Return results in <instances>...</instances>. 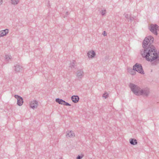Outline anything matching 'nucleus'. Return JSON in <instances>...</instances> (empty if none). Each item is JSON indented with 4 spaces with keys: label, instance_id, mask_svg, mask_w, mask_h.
I'll return each instance as SVG.
<instances>
[{
    "label": "nucleus",
    "instance_id": "nucleus-7",
    "mask_svg": "<svg viewBox=\"0 0 159 159\" xmlns=\"http://www.w3.org/2000/svg\"><path fill=\"white\" fill-rule=\"evenodd\" d=\"M76 74V76L79 80H80L84 76V72L82 70H78Z\"/></svg>",
    "mask_w": 159,
    "mask_h": 159
},
{
    "label": "nucleus",
    "instance_id": "nucleus-1",
    "mask_svg": "<svg viewBox=\"0 0 159 159\" xmlns=\"http://www.w3.org/2000/svg\"><path fill=\"white\" fill-rule=\"evenodd\" d=\"M154 39L152 36L146 37L143 41V48L140 53L143 58L150 61L153 66L159 63V53H157L155 47L152 44Z\"/></svg>",
    "mask_w": 159,
    "mask_h": 159
},
{
    "label": "nucleus",
    "instance_id": "nucleus-22",
    "mask_svg": "<svg viewBox=\"0 0 159 159\" xmlns=\"http://www.w3.org/2000/svg\"><path fill=\"white\" fill-rule=\"evenodd\" d=\"M104 98H107L108 97V94L106 93H104L103 94L102 96Z\"/></svg>",
    "mask_w": 159,
    "mask_h": 159
},
{
    "label": "nucleus",
    "instance_id": "nucleus-17",
    "mask_svg": "<svg viewBox=\"0 0 159 159\" xmlns=\"http://www.w3.org/2000/svg\"><path fill=\"white\" fill-rule=\"evenodd\" d=\"M76 66V63L75 61L73 60L72 62L70 63V65L69 67L72 68H75Z\"/></svg>",
    "mask_w": 159,
    "mask_h": 159
},
{
    "label": "nucleus",
    "instance_id": "nucleus-14",
    "mask_svg": "<svg viewBox=\"0 0 159 159\" xmlns=\"http://www.w3.org/2000/svg\"><path fill=\"white\" fill-rule=\"evenodd\" d=\"M130 143L132 145H134L137 144V140L131 138L129 139Z\"/></svg>",
    "mask_w": 159,
    "mask_h": 159
},
{
    "label": "nucleus",
    "instance_id": "nucleus-3",
    "mask_svg": "<svg viewBox=\"0 0 159 159\" xmlns=\"http://www.w3.org/2000/svg\"><path fill=\"white\" fill-rule=\"evenodd\" d=\"M129 86L133 93L136 95L147 97L149 93V89L148 88L141 89L138 85L131 83L129 84Z\"/></svg>",
    "mask_w": 159,
    "mask_h": 159
},
{
    "label": "nucleus",
    "instance_id": "nucleus-12",
    "mask_svg": "<svg viewBox=\"0 0 159 159\" xmlns=\"http://www.w3.org/2000/svg\"><path fill=\"white\" fill-rule=\"evenodd\" d=\"M127 70L128 72L132 75H134L136 74L135 69H134V66L133 69L131 68H128Z\"/></svg>",
    "mask_w": 159,
    "mask_h": 159
},
{
    "label": "nucleus",
    "instance_id": "nucleus-19",
    "mask_svg": "<svg viewBox=\"0 0 159 159\" xmlns=\"http://www.w3.org/2000/svg\"><path fill=\"white\" fill-rule=\"evenodd\" d=\"M101 13V15L103 16L105 15V14L106 13V10H102L100 11Z\"/></svg>",
    "mask_w": 159,
    "mask_h": 159
},
{
    "label": "nucleus",
    "instance_id": "nucleus-6",
    "mask_svg": "<svg viewBox=\"0 0 159 159\" xmlns=\"http://www.w3.org/2000/svg\"><path fill=\"white\" fill-rule=\"evenodd\" d=\"M55 101L57 102L59 104H60L63 105H64L67 106H70L71 105L70 104L65 102L63 99L59 98H56L55 99Z\"/></svg>",
    "mask_w": 159,
    "mask_h": 159
},
{
    "label": "nucleus",
    "instance_id": "nucleus-25",
    "mask_svg": "<svg viewBox=\"0 0 159 159\" xmlns=\"http://www.w3.org/2000/svg\"><path fill=\"white\" fill-rule=\"evenodd\" d=\"M83 156L79 155L76 157V159H81L82 158Z\"/></svg>",
    "mask_w": 159,
    "mask_h": 159
},
{
    "label": "nucleus",
    "instance_id": "nucleus-13",
    "mask_svg": "<svg viewBox=\"0 0 159 159\" xmlns=\"http://www.w3.org/2000/svg\"><path fill=\"white\" fill-rule=\"evenodd\" d=\"M9 30L8 29H6L4 30H2L1 32V34H0V37H3L4 36L6 35L8 33Z\"/></svg>",
    "mask_w": 159,
    "mask_h": 159
},
{
    "label": "nucleus",
    "instance_id": "nucleus-10",
    "mask_svg": "<svg viewBox=\"0 0 159 159\" xmlns=\"http://www.w3.org/2000/svg\"><path fill=\"white\" fill-rule=\"evenodd\" d=\"M95 55V52L93 50L89 51L87 53V55L89 58H93L94 57Z\"/></svg>",
    "mask_w": 159,
    "mask_h": 159
},
{
    "label": "nucleus",
    "instance_id": "nucleus-15",
    "mask_svg": "<svg viewBox=\"0 0 159 159\" xmlns=\"http://www.w3.org/2000/svg\"><path fill=\"white\" fill-rule=\"evenodd\" d=\"M23 99L22 97L20 98L17 100V104L19 106H21L23 103Z\"/></svg>",
    "mask_w": 159,
    "mask_h": 159
},
{
    "label": "nucleus",
    "instance_id": "nucleus-18",
    "mask_svg": "<svg viewBox=\"0 0 159 159\" xmlns=\"http://www.w3.org/2000/svg\"><path fill=\"white\" fill-rule=\"evenodd\" d=\"M12 4L14 5H16L18 4L19 0H11Z\"/></svg>",
    "mask_w": 159,
    "mask_h": 159
},
{
    "label": "nucleus",
    "instance_id": "nucleus-5",
    "mask_svg": "<svg viewBox=\"0 0 159 159\" xmlns=\"http://www.w3.org/2000/svg\"><path fill=\"white\" fill-rule=\"evenodd\" d=\"M134 69H135V70L139 72L142 74H144L142 65L138 63H136L134 65Z\"/></svg>",
    "mask_w": 159,
    "mask_h": 159
},
{
    "label": "nucleus",
    "instance_id": "nucleus-20",
    "mask_svg": "<svg viewBox=\"0 0 159 159\" xmlns=\"http://www.w3.org/2000/svg\"><path fill=\"white\" fill-rule=\"evenodd\" d=\"M11 56H9L8 55H6L5 59L7 61H8L9 59H11Z\"/></svg>",
    "mask_w": 159,
    "mask_h": 159
},
{
    "label": "nucleus",
    "instance_id": "nucleus-28",
    "mask_svg": "<svg viewBox=\"0 0 159 159\" xmlns=\"http://www.w3.org/2000/svg\"><path fill=\"white\" fill-rule=\"evenodd\" d=\"M66 14L67 15H68L69 14V12H66Z\"/></svg>",
    "mask_w": 159,
    "mask_h": 159
},
{
    "label": "nucleus",
    "instance_id": "nucleus-2",
    "mask_svg": "<svg viewBox=\"0 0 159 159\" xmlns=\"http://www.w3.org/2000/svg\"><path fill=\"white\" fill-rule=\"evenodd\" d=\"M129 86L133 93L136 95L147 97L149 93V89L148 88L141 89L138 85L131 83L129 84Z\"/></svg>",
    "mask_w": 159,
    "mask_h": 159
},
{
    "label": "nucleus",
    "instance_id": "nucleus-27",
    "mask_svg": "<svg viewBox=\"0 0 159 159\" xmlns=\"http://www.w3.org/2000/svg\"><path fill=\"white\" fill-rule=\"evenodd\" d=\"M2 0H0V5L2 4Z\"/></svg>",
    "mask_w": 159,
    "mask_h": 159
},
{
    "label": "nucleus",
    "instance_id": "nucleus-23",
    "mask_svg": "<svg viewBox=\"0 0 159 159\" xmlns=\"http://www.w3.org/2000/svg\"><path fill=\"white\" fill-rule=\"evenodd\" d=\"M14 97L16 98L17 99V100L18 99H19L21 97L20 96H19L17 95H15L14 96Z\"/></svg>",
    "mask_w": 159,
    "mask_h": 159
},
{
    "label": "nucleus",
    "instance_id": "nucleus-9",
    "mask_svg": "<svg viewBox=\"0 0 159 159\" xmlns=\"http://www.w3.org/2000/svg\"><path fill=\"white\" fill-rule=\"evenodd\" d=\"M71 99L74 103H77L79 100V98L78 96L74 95L71 97Z\"/></svg>",
    "mask_w": 159,
    "mask_h": 159
},
{
    "label": "nucleus",
    "instance_id": "nucleus-26",
    "mask_svg": "<svg viewBox=\"0 0 159 159\" xmlns=\"http://www.w3.org/2000/svg\"><path fill=\"white\" fill-rule=\"evenodd\" d=\"M102 34L104 36H106L107 35V34L106 33V32L105 31H104L103 32Z\"/></svg>",
    "mask_w": 159,
    "mask_h": 159
},
{
    "label": "nucleus",
    "instance_id": "nucleus-8",
    "mask_svg": "<svg viewBox=\"0 0 159 159\" xmlns=\"http://www.w3.org/2000/svg\"><path fill=\"white\" fill-rule=\"evenodd\" d=\"M38 106V102L37 101H31L30 103V107L34 109L36 108Z\"/></svg>",
    "mask_w": 159,
    "mask_h": 159
},
{
    "label": "nucleus",
    "instance_id": "nucleus-16",
    "mask_svg": "<svg viewBox=\"0 0 159 159\" xmlns=\"http://www.w3.org/2000/svg\"><path fill=\"white\" fill-rule=\"evenodd\" d=\"M75 136V134L72 131H70V132H68L66 134V136L68 137L71 138L73 136Z\"/></svg>",
    "mask_w": 159,
    "mask_h": 159
},
{
    "label": "nucleus",
    "instance_id": "nucleus-24",
    "mask_svg": "<svg viewBox=\"0 0 159 159\" xmlns=\"http://www.w3.org/2000/svg\"><path fill=\"white\" fill-rule=\"evenodd\" d=\"M129 21H132L133 20H134V17L130 16H129Z\"/></svg>",
    "mask_w": 159,
    "mask_h": 159
},
{
    "label": "nucleus",
    "instance_id": "nucleus-4",
    "mask_svg": "<svg viewBox=\"0 0 159 159\" xmlns=\"http://www.w3.org/2000/svg\"><path fill=\"white\" fill-rule=\"evenodd\" d=\"M149 30L154 34L157 35V31H159V26L156 24H151L149 27Z\"/></svg>",
    "mask_w": 159,
    "mask_h": 159
},
{
    "label": "nucleus",
    "instance_id": "nucleus-11",
    "mask_svg": "<svg viewBox=\"0 0 159 159\" xmlns=\"http://www.w3.org/2000/svg\"><path fill=\"white\" fill-rule=\"evenodd\" d=\"M15 70L17 72H20L22 71L23 67L19 65H16L15 66Z\"/></svg>",
    "mask_w": 159,
    "mask_h": 159
},
{
    "label": "nucleus",
    "instance_id": "nucleus-21",
    "mask_svg": "<svg viewBox=\"0 0 159 159\" xmlns=\"http://www.w3.org/2000/svg\"><path fill=\"white\" fill-rule=\"evenodd\" d=\"M124 15L125 16V17L127 19H128L129 18V16L128 14H126V13H125L124 14Z\"/></svg>",
    "mask_w": 159,
    "mask_h": 159
}]
</instances>
